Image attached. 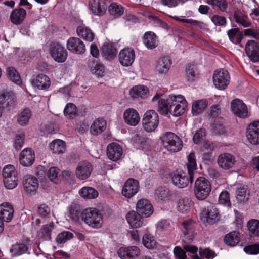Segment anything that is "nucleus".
<instances>
[{
    "mask_svg": "<svg viewBox=\"0 0 259 259\" xmlns=\"http://www.w3.org/2000/svg\"><path fill=\"white\" fill-rule=\"evenodd\" d=\"M213 82L217 88L220 90L225 89L230 82L228 72L224 69L215 71L213 75Z\"/></svg>",
    "mask_w": 259,
    "mask_h": 259,
    "instance_id": "obj_8",
    "label": "nucleus"
},
{
    "mask_svg": "<svg viewBox=\"0 0 259 259\" xmlns=\"http://www.w3.org/2000/svg\"><path fill=\"white\" fill-rule=\"evenodd\" d=\"M207 106V102L204 100H199L193 103L192 107V113L196 116L201 113Z\"/></svg>",
    "mask_w": 259,
    "mask_h": 259,
    "instance_id": "obj_45",
    "label": "nucleus"
},
{
    "mask_svg": "<svg viewBox=\"0 0 259 259\" xmlns=\"http://www.w3.org/2000/svg\"><path fill=\"white\" fill-rule=\"evenodd\" d=\"M67 48L70 52L81 54L84 53L85 47L83 41L77 37H71L67 42Z\"/></svg>",
    "mask_w": 259,
    "mask_h": 259,
    "instance_id": "obj_18",
    "label": "nucleus"
},
{
    "mask_svg": "<svg viewBox=\"0 0 259 259\" xmlns=\"http://www.w3.org/2000/svg\"><path fill=\"white\" fill-rule=\"evenodd\" d=\"M193 179V176L187 175L184 172L174 174L171 177L173 184L179 188H183L187 187L189 182L192 183Z\"/></svg>",
    "mask_w": 259,
    "mask_h": 259,
    "instance_id": "obj_13",
    "label": "nucleus"
},
{
    "mask_svg": "<svg viewBox=\"0 0 259 259\" xmlns=\"http://www.w3.org/2000/svg\"><path fill=\"white\" fill-rule=\"evenodd\" d=\"M211 190V184L204 177H199L195 183L194 193L199 200H204L209 195Z\"/></svg>",
    "mask_w": 259,
    "mask_h": 259,
    "instance_id": "obj_4",
    "label": "nucleus"
},
{
    "mask_svg": "<svg viewBox=\"0 0 259 259\" xmlns=\"http://www.w3.org/2000/svg\"><path fill=\"white\" fill-rule=\"evenodd\" d=\"M49 51L51 56L56 62L63 63L67 58L68 53L66 50L58 42H52Z\"/></svg>",
    "mask_w": 259,
    "mask_h": 259,
    "instance_id": "obj_7",
    "label": "nucleus"
},
{
    "mask_svg": "<svg viewBox=\"0 0 259 259\" xmlns=\"http://www.w3.org/2000/svg\"><path fill=\"white\" fill-rule=\"evenodd\" d=\"M93 167L88 161L79 162L76 167L75 175L80 180H85L91 175Z\"/></svg>",
    "mask_w": 259,
    "mask_h": 259,
    "instance_id": "obj_20",
    "label": "nucleus"
},
{
    "mask_svg": "<svg viewBox=\"0 0 259 259\" xmlns=\"http://www.w3.org/2000/svg\"><path fill=\"white\" fill-rule=\"evenodd\" d=\"M219 202L222 205L230 207V195L228 191H224L221 192L219 196Z\"/></svg>",
    "mask_w": 259,
    "mask_h": 259,
    "instance_id": "obj_63",
    "label": "nucleus"
},
{
    "mask_svg": "<svg viewBox=\"0 0 259 259\" xmlns=\"http://www.w3.org/2000/svg\"><path fill=\"white\" fill-rule=\"evenodd\" d=\"M236 163L234 155L229 153H224L219 155L217 158V164L220 168L227 170L233 168Z\"/></svg>",
    "mask_w": 259,
    "mask_h": 259,
    "instance_id": "obj_10",
    "label": "nucleus"
},
{
    "mask_svg": "<svg viewBox=\"0 0 259 259\" xmlns=\"http://www.w3.org/2000/svg\"><path fill=\"white\" fill-rule=\"evenodd\" d=\"M213 132L215 134L222 135L225 132V126L223 124V119L215 121L212 127Z\"/></svg>",
    "mask_w": 259,
    "mask_h": 259,
    "instance_id": "obj_62",
    "label": "nucleus"
},
{
    "mask_svg": "<svg viewBox=\"0 0 259 259\" xmlns=\"http://www.w3.org/2000/svg\"><path fill=\"white\" fill-rule=\"evenodd\" d=\"M184 237L187 241H192L194 237V223L191 220L184 221L182 224Z\"/></svg>",
    "mask_w": 259,
    "mask_h": 259,
    "instance_id": "obj_33",
    "label": "nucleus"
},
{
    "mask_svg": "<svg viewBox=\"0 0 259 259\" xmlns=\"http://www.w3.org/2000/svg\"><path fill=\"white\" fill-rule=\"evenodd\" d=\"M172 193L168 188L165 187H159L155 192V197L158 201H166L170 200Z\"/></svg>",
    "mask_w": 259,
    "mask_h": 259,
    "instance_id": "obj_35",
    "label": "nucleus"
},
{
    "mask_svg": "<svg viewBox=\"0 0 259 259\" xmlns=\"http://www.w3.org/2000/svg\"><path fill=\"white\" fill-rule=\"evenodd\" d=\"M140 253L139 248L134 246L127 248L122 247L118 251V254L121 259H134Z\"/></svg>",
    "mask_w": 259,
    "mask_h": 259,
    "instance_id": "obj_27",
    "label": "nucleus"
},
{
    "mask_svg": "<svg viewBox=\"0 0 259 259\" xmlns=\"http://www.w3.org/2000/svg\"><path fill=\"white\" fill-rule=\"evenodd\" d=\"M227 34L230 41L235 44H240L243 37L238 28H232L228 31Z\"/></svg>",
    "mask_w": 259,
    "mask_h": 259,
    "instance_id": "obj_46",
    "label": "nucleus"
},
{
    "mask_svg": "<svg viewBox=\"0 0 259 259\" xmlns=\"http://www.w3.org/2000/svg\"><path fill=\"white\" fill-rule=\"evenodd\" d=\"M246 137L252 144H259V121H255L250 123L246 130Z\"/></svg>",
    "mask_w": 259,
    "mask_h": 259,
    "instance_id": "obj_16",
    "label": "nucleus"
},
{
    "mask_svg": "<svg viewBox=\"0 0 259 259\" xmlns=\"http://www.w3.org/2000/svg\"><path fill=\"white\" fill-rule=\"evenodd\" d=\"M249 231L254 236H259V220H252L248 222Z\"/></svg>",
    "mask_w": 259,
    "mask_h": 259,
    "instance_id": "obj_61",
    "label": "nucleus"
},
{
    "mask_svg": "<svg viewBox=\"0 0 259 259\" xmlns=\"http://www.w3.org/2000/svg\"><path fill=\"white\" fill-rule=\"evenodd\" d=\"M191 205L192 202L189 198H182L177 202V209L181 213H187L190 211Z\"/></svg>",
    "mask_w": 259,
    "mask_h": 259,
    "instance_id": "obj_42",
    "label": "nucleus"
},
{
    "mask_svg": "<svg viewBox=\"0 0 259 259\" xmlns=\"http://www.w3.org/2000/svg\"><path fill=\"white\" fill-rule=\"evenodd\" d=\"M91 71L97 76L102 77L105 73L104 65L97 61H93L90 66Z\"/></svg>",
    "mask_w": 259,
    "mask_h": 259,
    "instance_id": "obj_52",
    "label": "nucleus"
},
{
    "mask_svg": "<svg viewBox=\"0 0 259 259\" xmlns=\"http://www.w3.org/2000/svg\"><path fill=\"white\" fill-rule=\"evenodd\" d=\"M240 241L239 233L236 231H233L227 234L224 238V242L229 246L236 245Z\"/></svg>",
    "mask_w": 259,
    "mask_h": 259,
    "instance_id": "obj_47",
    "label": "nucleus"
},
{
    "mask_svg": "<svg viewBox=\"0 0 259 259\" xmlns=\"http://www.w3.org/2000/svg\"><path fill=\"white\" fill-rule=\"evenodd\" d=\"M162 96V94L157 93L152 98V102H155L158 100V111L163 114L166 115L170 111V106L171 105V102H172V96H169L167 99H161L160 97Z\"/></svg>",
    "mask_w": 259,
    "mask_h": 259,
    "instance_id": "obj_15",
    "label": "nucleus"
},
{
    "mask_svg": "<svg viewBox=\"0 0 259 259\" xmlns=\"http://www.w3.org/2000/svg\"><path fill=\"white\" fill-rule=\"evenodd\" d=\"M23 185L24 190L28 194H34L38 188V182L35 177L28 175L25 177Z\"/></svg>",
    "mask_w": 259,
    "mask_h": 259,
    "instance_id": "obj_25",
    "label": "nucleus"
},
{
    "mask_svg": "<svg viewBox=\"0 0 259 259\" xmlns=\"http://www.w3.org/2000/svg\"><path fill=\"white\" fill-rule=\"evenodd\" d=\"M142 41L145 46L149 50L156 48L159 42L157 36L152 31L145 32L142 37Z\"/></svg>",
    "mask_w": 259,
    "mask_h": 259,
    "instance_id": "obj_29",
    "label": "nucleus"
},
{
    "mask_svg": "<svg viewBox=\"0 0 259 259\" xmlns=\"http://www.w3.org/2000/svg\"><path fill=\"white\" fill-rule=\"evenodd\" d=\"M123 153L122 148L117 143H111L107 147V156L109 159L117 161L119 160Z\"/></svg>",
    "mask_w": 259,
    "mask_h": 259,
    "instance_id": "obj_19",
    "label": "nucleus"
},
{
    "mask_svg": "<svg viewBox=\"0 0 259 259\" xmlns=\"http://www.w3.org/2000/svg\"><path fill=\"white\" fill-rule=\"evenodd\" d=\"M244 251L250 255H257L259 254V243H254L245 246Z\"/></svg>",
    "mask_w": 259,
    "mask_h": 259,
    "instance_id": "obj_60",
    "label": "nucleus"
},
{
    "mask_svg": "<svg viewBox=\"0 0 259 259\" xmlns=\"http://www.w3.org/2000/svg\"><path fill=\"white\" fill-rule=\"evenodd\" d=\"M81 219L85 224L94 228H100L103 223V218L99 210L89 208L81 212Z\"/></svg>",
    "mask_w": 259,
    "mask_h": 259,
    "instance_id": "obj_1",
    "label": "nucleus"
},
{
    "mask_svg": "<svg viewBox=\"0 0 259 259\" xmlns=\"http://www.w3.org/2000/svg\"><path fill=\"white\" fill-rule=\"evenodd\" d=\"M199 75L197 67L193 64L188 65L186 68V76L188 81H193Z\"/></svg>",
    "mask_w": 259,
    "mask_h": 259,
    "instance_id": "obj_48",
    "label": "nucleus"
},
{
    "mask_svg": "<svg viewBox=\"0 0 259 259\" xmlns=\"http://www.w3.org/2000/svg\"><path fill=\"white\" fill-rule=\"evenodd\" d=\"M77 33L79 36L90 42L92 41L95 37V35L92 30L84 26L78 27Z\"/></svg>",
    "mask_w": 259,
    "mask_h": 259,
    "instance_id": "obj_40",
    "label": "nucleus"
},
{
    "mask_svg": "<svg viewBox=\"0 0 259 259\" xmlns=\"http://www.w3.org/2000/svg\"><path fill=\"white\" fill-rule=\"evenodd\" d=\"M164 147L168 151L177 152L183 147V142L175 134L172 132L166 133L162 138Z\"/></svg>",
    "mask_w": 259,
    "mask_h": 259,
    "instance_id": "obj_2",
    "label": "nucleus"
},
{
    "mask_svg": "<svg viewBox=\"0 0 259 259\" xmlns=\"http://www.w3.org/2000/svg\"><path fill=\"white\" fill-rule=\"evenodd\" d=\"M106 127V122L103 119H98L94 121L91 126V133L97 135L104 131Z\"/></svg>",
    "mask_w": 259,
    "mask_h": 259,
    "instance_id": "obj_41",
    "label": "nucleus"
},
{
    "mask_svg": "<svg viewBox=\"0 0 259 259\" xmlns=\"http://www.w3.org/2000/svg\"><path fill=\"white\" fill-rule=\"evenodd\" d=\"M188 163L187 167L188 175H194V171L196 169L197 164L195 159V155L194 152H191L187 157Z\"/></svg>",
    "mask_w": 259,
    "mask_h": 259,
    "instance_id": "obj_50",
    "label": "nucleus"
},
{
    "mask_svg": "<svg viewBox=\"0 0 259 259\" xmlns=\"http://www.w3.org/2000/svg\"><path fill=\"white\" fill-rule=\"evenodd\" d=\"M13 95L11 92H6L0 95V104L3 107H7L14 103Z\"/></svg>",
    "mask_w": 259,
    "mask_h": 259,
    "instance_id": "obj_51",
    "label": "nucleus"
},
{
    "mask_svg": "<svg viewBox=\"0 0 259 259\" xmlns=\"http://www.w3.org/2000/svg\"><path fill=\"white\" fill-rule=\"evenodd\" d=\"M32 115L31 111L28 108H26L18 113L17 122L20 125L25 126L28 124Z\"/></svg>",
    "mask_w": 259,
    "mask_h": 259,
    "instance_id": "obj_36",
    "label": "nucleus"
},
{
    "mask_svg": "<svg viewBox=\"0 0 259 259\" xmlns=\"http://www.w3.org/2000/svg\"><path fill=\"white\" fill-rule=\"evenodd\" d=\"M14 208L9 203L5 202L0 205V220L10 222L13 218Z\"/></svg>",
    "mask_w": 259,
    "mask_h": 259,
    "instance_id": "obj_28",
    "label": "nucleus"
},
{
    "mask_svg": "<svg viewBox=\"0 0 259 259\" xmlns=\"http://www.w3.org/2000/svg\"><path fill=\"white\" fill-rule=\"evenodd\" d=\"M247 187L245 186H241L237 188L236 190V199L239 202H244L247 200L246 198Z\"/></svg>",
    "mask_w": 259,
    "mask_h": 259,
    "instance_id": "obj_59",
    "label": "nucleus"
},
{
    "mask_svg": "<svg viewBox=\"0 0 259 259\" xmlns=\"http://www.w3.org/2000/svg\"><path fill=\"white\" fill-rule=\"evenodd\" d=\"M245 51L251 62H259V44L257 42L253 40H248L245 45Z\"/></svg>",
    "mask_w": 259,
    "mask_h": 259,
    "instance_id": "obj_11",
    "label": "nucleus"
},
{
    "mask_svg": "<svg viewBox=\"0 0 259 259\" xmlns=\"http://www.w3.org/2000/svg\"><path fill=\"white\" fill-rule=\"evenodd\" d=\"M117 54V50L115 45L110 42H104L101 48V54L106 60L114 59Z\"/></svg>",
    "mask_w": 259,
    "mask_h": 259,
    "instance_id": "obj_26",
    "label": "nucleus"
},
{
    "mask_svg": "<svg viewBox=\"0 0 259 259\" xmlns=\"http://www.w3.org/2000/svg\"><path fill=\"white\" fill-rule=\"evenodd\" d=\"M142 243L144 246L148 249H152L156 245V241L154 237L150 234H146L143 236Z\"/></svg>",
    "mask_w": 259,
    "mask_h": 259,
    "instance_id": "obj_56",
    "label": "nucleus"
},
{
    "mask_svg": "<svg viewBox=\"0 0 259 259\" xmlns=\"http://www.w3.org/2000/svg\"><path fill=\"white\" fill-rule=\"evenodd\" d=\"M35 160V153L31 148H25L20 153L19 161L24 166H29L33 164Z\"/></svg>",
    "mask_w": 259,
    "mask_h": 259,
    "instance_id": "obj_23",
    "label": "nucleus"
},
{
    "mask_svg": "<svg viewBox=\"0 0 259 259\" xmlns=\"http://www.w3.org/2000/svg\"><path fill=\"white\" fill-rule=\"evenodd\" d=\"M48 174L49 179L54 183L58 184L60 182L61 175L60 169L57 167H51L48 171Z\"/></svg>",
    "mask_w": 259,
    "mask_h": 259,
    "instance_id": "obj_53",
    "label": "nucleus"
},
{
    "mask_svg": "<svg viewBox=\"0 0 259 259\" xmlns=\"http://www.w3.org/2000/svg\"><path fill=\"white\" fill-rule=\"evenodd\" d=\"M54 228L53 223L43 225L41 229L37 232V236L39 239L44 240H49L51 238V232Z\"/></svg>",
    "mask_w": 259,
    "mask_h": 259,
    "instance_id": "obj_38",
    "label": "nucleus"
},
{
    "mask_svg": "<svg viewBox=\"0 0 259 259\" xmlns=\"http://www.w3.org/2000/svg\"><path fill=\"white\" fill-rule=\"evenodd\" d=\"M26 15V11L22 8L15 9L11 14V21L15 25L20 24L24 20Z\"/></svg>",
    "mask_w": 259,
    "mask_h": 259,
    "instance_id": "obj_34",
    "label": "nucleus"
},
{
    "mask_svg": "<svg viewBox=\"0 0 259 259\" xmlns=\"http://www.w3.org/2000/svg\"><path fill=\"white\" fill-rule=\"evenodd\" d=\"M80 195L86 199H94L98 196V192L92 187H83L79 190Z\"/></svg>",
    "mask_w": 259,
    "mask_h": 259,
    "instance_id": "obj_49",
    "label": "nucleus"
},
{
    "mask_svg": "<svg viewBox=\"0 0 259 259\" xmlns=\"http://www.w3.org/2000/svg\"><path fill=\"white\" fill-rule=\"evenodd\" d=\"M231 109L233 113L240 118L248 117V111L246 104L240 99H235L231 102Z\"/></svg>",
    "mask_w": 259,
    "mask_h": 259,
    "instance_id": "obj_9",
    "label": "nucleus"
},
{
    "mask_svg": "<svg viewBox=\"0 0 259 259\" xmlns=\"http://www.w3.org/2000/svg\"><path fill=\"white\" fill-rule=\"evenodd\" d=\"M3 177L5 187L8 189L15 188L18 184L17 172L14 165L8 164L3 169Z\"/></svg>",
    "mask_w": 259,
    "mask_h": 259,
    "instance_id": "obj_3",
    "label": "nucleus"
},
{
    "mask_svg": "<svg viewBox=\"0 0 259 259\" xmlns=\"http://www.w3.org/2000/svg\"><path fill=\"white\" fill-rule=\"evenodd\" d=\"M148 89L144 85H137L133 87L130 91V95L133 98H144L148 93Z\"/></svg>",
    "mask_w": 259,
    "mask_h": 259,
    "instance_id": "obj_37",
    "label": "nucleus"
},
{
    "mask_svg": "<svg viewBox=\"0 0 259 259\" xmlns=\"http://www.w3.org/2000/svg\"><path fill=\"white\" fill-rule=\"evenodd\" d=\"M143 128L147 132L155 131L159 124V116L153 110L147 111L142 120Z\"/></svg>",
    "mask_w": 259,
    "mask_h": 259,
    "instance_id": "obj_5",
    "label": "nucleus"
},
{
    "mask_svg": "<svg viewBox=\"0 0 259 259\" xmlns=\"http://www.w3.org/2000/svg\"><path fill=\"white\" fill-rule=\"evenodd\" d=\"M142 215L135 211H129L126 215V219L129 225L133 228H138L143 223Z\"/></svg>",
    "mask_w": 259,
    "mask_h": 259,
    "instance_id": "obj_32",
    "label": "nucleus"
},
{
    "mask_svg": "<svg viewBox=\"0 0 259 259\" xmlns=\"http://www.w3.org/2000/svg\"><path fill=\"white\" fill-rule=\"evenodd\" d=\"M50 148L53 153L61 154L66 150V144L61 140L56 139L50 144Z\"/></svg>",
    "mask_w": 259,
    "mask_h": 259,
    "instance_id": "obj_39",
    "label": "nucleus"
},
{
    "mask_svg": "<svg viewBox=\"0 0 259 259\" xmlns=\"http://www.w3.org/2000/svg\"><path fill=\"white\" fill-rule=\"evenodd\" d=\"M206 3L214 8H218L222 12L225 11L228 7V4L226 0H207Z\"/></svg>",
    "mask_w": 259,
    "mask_h": 259,
    "instance_id": "obj_57",
    "label": "nucleus"
},
{
    "mask_svg": "<svg viewBox=\"0 0 259 259\" xmlns=\"http://www.w3.org/2000/svg\"><path fill=\"white\" fill-rule=\"evenodd\" d=\"M89 5L93 13L99 16L104 15L107 7L105 0H90Z\"/></svg>",
    "mask_w": 259,
    "mask_h": 259,
    "instance_id": "obj_30",
    "label": "nucleus"
},
{
    "mask_svg": "<svg viewBox=\"0 0 259 259\" xmlns=\"http://www.w3.org/2000/svg\"><path fill=\"white\" fill-rule=\"evenodd\" d=\"M172 61L168 56H163L157 61L155 70L159 74H166L169 70Z\"/></svg>",
    "mask_w": 259,
    "mask_h": 259,
    "instance_id": "obj_31",
    "label": "nucleus"
},
{
    "mask_svg": "<svg viewBox=\"0 0 259 259\" xmlns=\"http://www.w3.org/2000/svg\"><path fill=\"white\" fill-rule=\"evenodd\" d=\"M137 212L143 217H148L153 213V207L150 201L146 199H140L136 205Z\"/></svg>",
    "mask_w": 259,
    "mask_h": 259,
    "instance_id": "obj_22",
    "label": "nucleus"
},
{
    "mask_svg": "<svg viewBox=\"0 0 259 259\" xmlns=\"http://www.w3.org/2000/svg\"><path fill=\"white\" fill-rule=\"evenodd\" d=\"M110 14L114 17H119L121 16L124 12L123 7L116 3H112L108 7Z\"/></svg>",
    "mask_w": 259,
    "mask_h": 259,
    "instance_id": "obj_54",
    "label": "nucleus"
},
{
    "mask_svg": "<svg viewBox=\"0 0 259 259\" xmlns=\"http://www.w3.org/2000/svg\"><path fill=\"white\" fill-rule=\"evenodd\" d=\"M169 113L175 116L183 114L187 107V102L184 97L181 95H172Z\"/></svg>",
    "mask_w": 259,
    "mask_h": 259,
    "instance_id": "obj_6",
    "label": "nucleus"
},
{
    "mask_svg": "<svg viewBox=\"0 0 259 259\" xmlns=\"http://www.w3.org/2000/svg\"><path fill=\"white\" fill-rule=\"evenodd\" d=\"M123 119L125 122L131 126L137 125L140 120L138 112L133 108H128L125 110Z\"/></svg>",
    "mask_w": 259,
    "mask_h": 259,
    "instance_id": "obj_24",
    "label": "nucleus"
},
{
    "mask_svg": "<svg viewBox=\"0 0 259 259\" xmlns=\"http://www.w3.org/2000/svg\"><path fill=\"white\" fill-rule=\"evenodd\" d=\"M32 85L39 90L48 91L51 86V80L46 75L39 74L31 80Z\"/></svg>",
    "mask_w": 259,
    "mask_h": 259,
    "instance_id": "obj_21",
    "label": "nucleus"
},
{
    "mask_svg": "<svg viewBox=\"0 0 259 259\" xmlns=\"http://www.w3.org/2000/svg\"><path fill=\"white\" fill-rule=\"evenodd\" d=\"M218 210L213 206L203 208L200 214L202 221L213 224L218 220Z\"/></svg>",
    "mask_w": 259,
    "mask_h": 259,
    "instance_id": "obj_17",
    "label": "nucleus"
},
{
    "mask_svg": "<svg viewBox=\"0 0 259 259\" xmlns=\"http://www.w3.org/2000/svg\"><path fill=\"white\" fill-rule=\"evenodd\" d=\"M139 189L138 181L131 178L124 183L122 190V194L127 198H131L137 193Z\"/></svg>",
    "mask_w": 259,
    "mask_h": 259,
    "instance_id": "obj_12",
    "label": "nucleus"
},
{
    "mask_svg": "<svg viewBox=\"0 0 259 259\" xmlns=\"http://www.w3.org/2000/svg\"><path fill=\"white\" fill-rule=\"evenodd\" d=\"M28 247L24 243H16L13 245L10 252L14 256H17L25 253L28 251Z\"/></svg>",
    "mask_w": 259,
    "mask_h": 259,
    "instance_id": "obj_44",
    "label": "nucleus"
},
{
    "mask_svg": "<svg viewBox=\"0 0 259 259\" xmlns=\"http://www.w3.org/2000/svg\"><path fill=\"white\" fill-rule=\"evenodd\" d=\"M77 110L76 106L73 103H68L64 110L65 116L73 118L77 114Z\"/></svg>",
    "mask_w": 259,
    "mask_h": 259,
    "instance_id": "obj_58",
    "label": "nucleus"
},
{
    "mask_svg": "<svg viewBox=\"0 0 259 259\" xmlns=\"http://www.w3.org/2000/svg\"><path fill=\"white\" fill-rule=\"evenodd\" d=\"M134 141L136 143H139L143 149H149L150 146V140L149 139L139 135H136L134 137Z\"/></svg>",
    "mask_w": 259,
    "mask_h": 259,
    "instance_id": "obj_64",
    "label": "nucleus"
},
{
    "mask_svg": "<svg viewBox=\"0 0 259 259\" xmlns=\"http://www.w3.org/2000/svg\"><path fill=\"white\" fill-rule=\"evenodd\" d=\"M7 73L9 78L14 82L20 85L22 81L18 72L14 67H10L7 69Z\"/></svg>",
    "mask_w": 259,
    "mask_h": 259,
    "instance_id": "obj_55",
    "label": "nucleus"
},
{
    "mask_svg": "<svg viewBox=\"0 0 259 259\" xmlns=\"http://www.w3.org/2000/svg\"><path fill=\"white\" fill-rule=\"evenodd\" d=\"M234 18L238 24L244 27H248L251 25V22L248 16L240 11L235 12Z\"/></svg>",
    "mask_w": 259,
    "mask_h": 259,
    "instance_id": "obj_43",
    "label": "nucleus"
},
{
    "mask_svg": "<svg viewBox=\"0 0 259 259\" xmlns=\"http://www.w3.org/2000/svg\"><path fill=\"white\" fill-rule=\"evenodd\" d=\"M118 57L119 61L122 66H130L135 60V52L131 48H125L120 51Z\"/></svg>",
    "mask_w": 259,
    "mask_h": 259,
    "instance_id": "obj_14",
    "label": "nucleus"
}]
</instances>
